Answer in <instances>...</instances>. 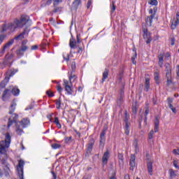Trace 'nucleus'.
Returning a JSON list of instances; mask_svg holds the SVG:
<instances>
[{
  "label": "nucleus",
  "mask_w": 179,
  "mask_h": 179,
  "mask_svg": "<svg viewBox=\"0 0 179 179\" xmlns=\"http://www.w3.org/2000/svg\"><path fill=\"white\" fill-rule=\"evenodd\" d=\"M165 58H166V59H169V58H171V55L170 54V52H167L165 54Z\"/></svg>",
  "instance_id": "obj_57"
},
{
  "label": "nucleus",
  "mask_w": 179,
  "mask_h": 179,
  "mask_svg": "<svg viewBox=\"0 0 179 179\" xmlns=\"http://www.w3.org/2000/svg\"><path fill=\"white\" fill-rule=\"evenodd\" d=\"M132 113L133 114H136L138 113V107H136V106H132Z\"/></svg>",
  "instance_id": "obj_50"
},
{
  "label": "nucleus",
  "mask_w": 179,
  "mask_h": 179,
  "mask_svg": "<svg viewBox=\"0 0 179 179\" xmlns=\"http://www.w3.org/2000/svg\"><path fill=\"white\" fill-rule=\"evenodd\" d=\"M31 24V20L29 19L27 16L21 17L20 20L15 19L13 22H9L8 24H3L2 25L1 33L9 31L10 33H13L16 29H22L26 24Z\"/></svg>",
  "instance_id": "obj_1"
},
{
  "label": "nucleus",
  "mask_w": 179,
  "mask_h": 179,
  "mask_svg": "<svg viewBox=\"0 0 179 179\" xmlns=\"http://www.w3.org/2000/svg\"><path fill=\"white\" fill-rule=\"evenodd\" d=\"M26 44H27V40L22 41V42L21 43V47H27V45Z\"/></svg>",
  "instance_id": "obj_53"
},
{
  "label": "nucleus",
  "mask_w": 179,
  "mask_h": 179,
  "mask_svg": "<svg viewBox=\"0 0 179 179\" xmlns=\"http://www.w3.org/2000/svg\"><path fill=\"white\" fill-rule=\"evenodd\" d=\"M15 132L17 134V135L21 136L24 134V131H23V129L20 127V125L17 124Z\"/></svg>",
  "instance_id": "obj_28"
},
{
  "label": "nucleus",
  "mask_w": 179,
  "mask_h": 179,
  "mask_svg": "<svg viewBox=\"0 0 179 179\" xmlns=\"http://www.w3.org/2000/svg\"><path fill=\"white\" fill-rule=\"evenodd\" d=\"M169 171H170L171 177H176V173L174 172V171L173 169L169 170Z\"/></svg>",
  "instance_id": "obj_54"
},
{
  "label": "nucleus",
  "mask_w": 179,
  "mask_h": 179,
  "mask_svg": "<svg viewBox=\"0 0 179 179\" xmlns=\"http://www.w3.org/2000/svg\"><path fill=\"white\" fill-rule=\"evenodd\" d=\"M106 129H103L100 134V146H104V143L106 142Z\"/></svg>",
  "instance_id": "obj_14"
},
{
  "label": "nucleus",
  "mask_w": 179,
  "mask_h": 179,
  "mask_svg": "<svg viewBox=\"0 0 179 179\" xmlns=\"http://www.w3.org/2000/svg\"><path fill=\"white\" fill-rule=\"evenodd\" d=\"M78 42H76V40L73 38V36H71L69 41V46L71 50H75V48H78V45L76 44Z\"/></svg>",
  "instance_id": "obj_16"
},
{
  "label": "nucleus",
  "mask_w": 179,
  "mask_h": 179,
  "mask_svg": "<svg viewBox=\"0 0 179 179\" xmlns=\"http://www.w3.org/2000/svg\"><path fill=\"white\" fill-rule=\"evenodd\" d=\"M12 96V92L9 89H6L2 94V100L3 101H6L9 97Z\"/></svg>",
  "instance_id": "obj_11"
},
{
  "label": "nucleus",
  "mask_w": 179,
  "mask_h": 179,
  "mask_svg": "<svg viewBox=\"0 0 179 179\" xmlns=\"http://www.w3.org/2000/svg\"><path fill=\"white\" fill-rule=\"evenodd\" d=\"M117 159H119V163H124V155L122 153H118Z\"/></svg>",
  "instance_id": "obj_37"
},
{
  "label": "nucleus",
  "mask_w": 179,
  "mask_h": 179,
  "mask_svg": "<svg viewBox=\"0 0 179 179\" xmlns=\"http://www.w3.org/2000/svg\"><path fill=\"white\" fill-rule=\"evenodd\" d=\"M155 129L154 130H151L148 134V139H153V135H155V133L159 131V125L160 124L159 118V117H155Z\"/></svg>",
  "instance_id": "obj_4"
},
{
  "label": "nucleus",
  "mask_w": 179,
  "mask_h": 179,
  "mask_svg": "<svg viewBox=\"0 0 179 179\" xmlns=\"http://www.w3.org/2000/svg\"><path fill=\"white\" fill-rule=\"evenodd\" d=\"M154 79L156 85H160V73H159V72H155L154 73Z\"/></svg>",
  "instance_id": "obj_23"
},
{
  "label": "nucleus",
  "mask_w": 179,
  "mask_h": 179,
  "mask_svg": "<svg viewBox=\"0 0 179 179\" xmlns=\"http://www.w3.org/2000/svg\"><path fill=\"white\" fill-rule=\"evenodd\" d=\"M13 57H14L13 54L9 55V53H8L7 55H6L4 61L1 64V68H2V69H3V68H5V66H6V65H8L9 66H10V65H12V64H13V62H12L10 63V59H13Z\"/></svg>",
  "instance_id": "obj_5"
},
{
  "label": "nucleus",
  "mask_w": 179,
  "mask_h": 179,
  "mask_svg": "<svg viewBox=\"0 0 179 179\" xmlns=\"http://www.w3.org/2000/svg\"><path fill=\"white\" fill-rule=\"evenodd\" d=\"M51 174L52 176V179H57V173H55V172H54V171H51Z\"/></svg>",
  "instance_id": "obj_59"
},
{
  "label": "nucleus",
  "mask_w": 179,
  "mask_h": 179,
  "mask_svg": "<svg viewBox=\"0 0 179 179\" xmlns=\"http://www.w3.org/2000/svg\"><path fill=\"white\" fill-rule=\"evenodd\" d=\"M12 141V136H10V134L6 133L5 134V140L1 141L0 142V145L3 146L5 148V150L3 151V153H1V155H6V148H9L10 145V142Z\"/></svg>",
  "instance_id": "obj_3"
},
{
  "label": "nucleus",
  "mask_w": 179,
  "mask_h": 179,
  "mask_svg": "<svg viewBox=\"0 0 179 179\" xmlns=\"http://www.w3.org/2000/svg\"><path fill=\"white\" fill-rule=\"evenodd\" d=\"M133 52H134V55L131 57V62H132V64H134V65H136V61H135V59H136V58L138 57V53L136 52V48H133Z\"/></svg>",
  "instance_id": "obj_21"
},
{
  "label": "nucleus",
  "mask_w": 179,
  "mask_h": 179,
  "mask_svg": "<svg viewBox=\"0 0 179 179\" xmlns=\"http://www.w3.org/2000/svg\"><path fill=\"white\" fill-rule=\"evenodd\" d=\"M5 38H6V35L0 34V45L3 43V40H5Z\"/></svg>",
  "instance_id": "obj_44"
},
{
  "label": "nucleus",
  "mask_w": 179,
  "mask_h": 179,
  "mask_svg": "<svg viewBox=\"0 0 179 179\" xmlns=\"http://www.w3.org/2000/svg\"><path fill=\"white\" fill-rule=\"evenodd\" d=\"M166 86H170L173 84V77L171 76H166Z\"/></svg>",
  "instance_id": "obj_31"
},
{
  "label": "nucleus",
  "mask_w": 179,
  "mask_h": 179,
  "mask_svg": "<svg viewBox=\"0 0 179 179\" xmlns=\"http://www.w3.org/2000/svg\"><path fill=\"white\" fill-rule=\"evenodd\" d=\"M63 58H64V61H66V62H69V55L67 54L65 56V54H64L63 55Z\"/></svg>",
  "instance_id": "obj_51"
},
{
  "label": "nucleus",
  "mask_w": 179,
  "mask_h": 179,
  "mask_svg": "<svg viewBox=\"0 0 179 179\" xmlns=\"http://www.w3.org/2000/svg\"><path fill=\"white\" fill-rule=\"evenodd\" d=\"M179 24V22L176 20L174 22H172L171 28L172 30H175V29H177V26H178Z\"/></svg>",
  "instance_id": "obj_35"
},
{
  "label": "nucleus",
  "mask_w": 179,
  "mask_h": 179,
  "mask_svg": "<svg viewBox=\"0 0 179 179\" xmlns=\"http://www.w3.org/2000/svg\"><path fill=\"white\" fill-rule=\"evenodd\" d=\"M46 94L48 97H54V92H51L50 90L46 91Z\"/></svg>",
  "instance_id": "obj_46"
},
{
  "label": "nucleus",
  "mask_w": 179,
  "mask_h": 179,
  "mask_svg": "<svg viewBox=\"0 0 179 179\" xmlns=\"http://www.w3.org/2000/svg\"><path fill=\"white\" fill-rule=\"evenodd\" d=\"M150 5H152L154 6H157L158 2L157 0H150Z\"/></svg>",
  "instance_id": "obj_49"
},
{
  "label": "nucleus",
  "mask_w": 179,
  "mask_h": 179,
  "mask_svg": "<svg viewBox=\"0 0 179 179\" xmlns=\"http://www.w3.org/2000/svg\"><path fill=\"white\" fill-rule=\"evenodd\" d=\"M11 94L15 96H19V94H20V90H19V88H17V87H14L11 90Z\"/></svg>",
  "instance_id": "obj_30"
},
{
  "label": "nucleus",
  "mask_w": 179,
  "mask_h": 179,
  "mask_svg": "<svg viewBox=\"0 0 179 179\" xmlns=\"http://www.w3.org/2000/svg\"><path fill=\"white\" fill-rule=\"evenodd\" d=\"M94 138H91L89 141V143L87 145V148L85 152V156H90V153H92V151L93 150V146H94Z\"/></svg>",
  "instance_id": "obj_9"
},
{
  "label": "nucleus",
  "mask_w": 179,
  "mask_h": 179,
  "mask_svg": "<svg viewBox=\"0 0 179 179\" xmlns=\"http://www.w3.org/2000/svg\"><path fill=\"white\" fill-rule=\"evenodd\" d=\"M149 13L151 15L150 16L147 17L146 23H149L150 26H152V22H153V19H155V15L156 13H153V9H150Z\"/></svg>",
  "instance_id": "obj_13"
},
{
  "label": "nucleus",
  "mask_w": 179,
  "mask_h": 179,
  "mask_svg": "<svg viewBox=\"0 0 179 179\" xmlns=\"http://www.w3.org/2000/svg\"><path fill=\"white\" fill-rule=\"evenodd\" d=\"M143 37L145 41L146 44H150L152 43V33L148 31V29L143 28Z\"/></svg>",
  "instance_id": "obj_6"
},
{
  "label": "nucleus",
  "mask_w": 179,
  "mask_h": 179,
  "mask_svg": "<svg viewBox=\"0 0 179 179\" xmlns=\"http://www.w3.org/2000/svg\"><path fill=\"white\" fill-rule=\"evenodd\" d=\"M9 82V77H6L5 79L0 83V87L3 89L6 87V85Z\"/></svg>",
  "instance_id": "obj_27"
},
{
  "label": "nucleus",
  "mask_w": 179,
  "mask_h": 179,
  "mask_svg": "<svg viewBox=\"0 0 179 179\" xmlns=\"http://www.w3.org/2000/svg\"><path fill=\"white\" fill-rule=\"evenodd\" d=\"M52 149H59L61 148V144L58 143H53L51 145Z\"/></svg>",
  "instance_id": "obj_43"
},
{
  "label": "nucleus",
  "mask_w": 179,
  "mask_h": 179,
  "mask_svg": "<svg viewBox=\"0 0 179 179\" xmlns=\"http://www.w3.org/2000/svg\"><path fill=\"white\" fill-rule=\"evenodd\" d=\"M57 92L59 93H62V90H64V89L62 88V87H61V85H58L57 86Z\"/></svg>",
  "instance_id": "obj_52"
},
{
  "label": "nucleus",
  "mask_w": 179,
  "mask_h": 179,
  "mask_svg": "<svg viewBox=\"0 0 179 179\" xmlns=\"http://www.w3.org/2000/svg\"><path fill=\"white\" fill-rule=\"evenodd\" d=\"M70 141H72V136L64 137L65 143H69Z\"/></svg>",
  "instance_id": "obj_48"
},
{
  "label": "nucleus",
  "mask_w": 179,
  "mask_h": 179,
  "mask_svg": "<svg viewBox=\"0 0 179 179\" xmlns=\"http://www.w3.org/2000/svg\"><path fill=\"white\" fill-rule=\"evenodd\" d=\"M14 42L15 38L13 39L10 40L7 43H6L4 47H6V48H8V47H10V45H12V44H13Z\"/></svg>",
  "instance_id": "obj_40"
},
{
  "label": "nucleus",
  "mask_w": 179,
  "mask_h": 179,
  "mask_svg": "<svg viewBox=\"0 0 179 179\" xmlns=\"http://www.w3.org/2000/svg\"><path fill=\"white\" fill-rule=\"evenodd\" d=\"M115 1H112V5H110V13H113V12L115 10Z\"/></svg>",
  "instance_id": "obj_41"
},
{
  "label": "nucleus",
  "mask_w": 179,
  "mask_h": 179,
  "mask_svg": "<svg viewBox=\"0 0 179 179\" xmlns=\"http://www.w3.org/2000/svg\"><path fill=\"white\" fill-rule=\"evenodd\" d=\"M80 34H77L76 35V43L77 44H80Z\"/></svg>",
  "instance_id": "obj_47"
},
{
  "label": "nucleus",
  "mask_w": 179,
  "mask_h": 179,
  "mask_svg": "<svg viewBox=\"0 0 179 179\" xmlns=\"http://www.w3.org/2000/svg\"><path fill=\"white\" fill-rule=\"evenodd\" d=\"M176 44V38H171V45H174Z\"/></svg>",
  "instance_id": "obj_61"
},
{
  "label": "nucleus",
  "mask_w": 179,
  "mask_h": 179,
  "mask_svg": "<svg viewBox=\"0 0 179 179\" xmlns=\"http://www.w3.org/2000/svg\"><path fill=\"white\" fill-rule=\"evenodd\" d=\"M124 134L126 135H129V127H131V123L129 122L124 123Z\"/></svg>",
  "instance_id": "obj_29"
},
{
  "label": "nucleus",
  "mask_w": 179,
  "mask_h": 179,
  "mask_svg": "<svg viewBox=\"0 0 179 179\" xmlns=\"http://www.w3.org/2000/svg\"><path fill=\"white\" fill-rule=\"evenodd\" d=\"M110 73V70L108 69H105L103 73V77H102V83L106 82V79L108 78V73Z\"/></svg>",
  "instance_id": "obj_22"
},
{
  "label": "nucleus",
  "mask_w": 179,
  "mask_h": 179,
  "mask_svg": "<svg viewBox=\"0 0 179 179\" xmlns=\"http://www.w3.org/2000/svg\"><path fill=\"white\" fill-rule=\"evenodd\" d=\"M52 1H54V6H55L56 3H59V2H62V0H48L47 2H46V5H51V3L52 2Z\"/></svg>",
  "instance_id": "obj_34"
},
{
  "label": "nucleus",
  "mask_w": 179,
  "mask_h": 179,
  "mask_svg": "<svg viewBox=\"0 0 179 179\" xmlns=\"http://www.w3.org/2000/svg\"><path fill=\"white\" fill-rule=\"evenodd\" d=\"M176 75L179 78V64L176 66Z\"/></svg>",
  "instance_id": "obj_62"
},
{
  "label": "nucleus",
  "mask_w": 179,
  "mask_h": 179,
  "mask_svg": "<svg viewBox=\"0 0 179 179\" xmlns=\"http://www.w3.org/2000/svg\"><path fill=\"white\" fill-rule=\"evenodd\" d=\"M24 166V162L23 160H20L18 165L17 166V171L18 177L20 179H24L23 178V166Z\"/></svg>",
  "instance_id": "obj_8"
},
{
  "label": "nucleus",
  "mask_w": 179,
  "mask_h": 179,
  "mask_svg": "<svg viewBox=\"0 0 179 179\" xmlns=\"http://www.w3.org/2000/svg\"><path fill=\"white\" fill-rule=\"evenodd\" d=\"M173 98L169 97L167 99L168 105L171 104V103H173Z\"/></svg>",
  "instance_id": "obj_60"
},
{
  "label": "nucleus",
  "mask_w": 179,
  "mask_h": 179,
  "mask_svg": "<svg viewBox=\"0 0 179 179\" xmlns=\"http://www.w3.org/2000/svg\"><path fill=\"white\" fill-rule=\"evenodd\" d=\"M149 89H150V79L147 78H145V91L149 92Z\"/></svg>",
  "instance_id": "obj_25"
},
{
  "label": "nucleus",
  "mask_w": 179,
  "mask_h": 179,
  "mask_svg": "<svg viewBox=\"0 0 179 179\" xmlns=\"http://www.w3.org/2000/svg\"><path fill=\"white\" fill-rule=\"evenodd\" d=\"M55 102L57 106L56 108H57V110H59V108H61V97H59V99H56Z\"/></svg>",
  "instance_id": "obj_36"
},
{
  "label": "nucleus",
  "mask_w": 179,
  "mask_h": 179,
  "mask_svg": "<svg viewBox=\"0 0 179 179\" xmlns=\"http://www.w3.org/2000/svg\"><path fill=\"white\" fill-rule=\"evenodd\" d=\"M83 52V48L82 47L78 46V50L77 51V54H82Z\"/></svg>",
  "instance_id": "obj_58"
},
{
  "label": "nucleus",
  "mask_w": 179,
  "mask_h": 179,
  "mask_svg": "<svg viewBox=\"0 0 179 179\" xmlns=\"http://www.w3.org/2000/svg\"><path fill=\"white\" fill-rule=\"evenodd\" d=\"M173 155H179L178 149V150L174 149L173 150Z\"/></svg>",
  "instance_id": "obj_63"
},
{
  "label": "nucleus",
  "mask_w": 179,
  "mask_h": 179,
  "mask_svg": "<svg viewBox=\"0 0 179 179\" xmlns=\"http://www.w3.org/2000/svg\"><path fill=\"white\" fill-rule=\"evenodd\" d=\"M147 169L150 176H153V162L148 161L147 162Z\"/></svg>",
  "instance_id": "obj_17"
},
{
  "label": "nucleus",
  "mask_w": 179,
  "mask_h": 179,
  "mask_svg": "<svg viewBox=\"0 0 179 179\" xmlns=\"http://www.w3.org/2000/svg\"><path fill=\"white\" fill-rule=\"evenodd\" d=\"M76 69V63L75 62H71V72H75Z\"/></svg>",
  "instance_id": "obj_42"
},
{
  "label": "nucleus",
  "mask_w": 179,
  "mask_h": 179,
  "mask_svg": "<svg viewBox=\"0 0 179 179\" xmlns=\"http://www.w3.org/2000/svg\"><path fill=\"white\" fill-rule=\"evenodd\" d=\"M29 50V46H20L18 49L16 50L15 54L18 59L22 58L24 55L26 51Z\"/></svg>",
  "instance_id": "obj_7"
},
{
  "label": "nucleus",
  "mask_w": 179,
  "mask_h": 179,
  "mask_svg": "<svg viewBox=\"0 0 179 179\" xmlns=\"http://www.w3.org/2000/svg\"><path fill=\"white\" fill-rule=\"evenodd\" d=\"M20 124L22 125V128H27V125L30 124V120L29 119H22Z\"/></svg>",
  "instance_id": "obj_19"
},
{
  "label": "nucleus",
  "mask_w": 179,
  "mask_h": 179,
  "mask_svg": "<svg viewBox=\"0 0 179 179\" xmlns=\"http://www.w3.org/2000/svg\"><path fill=\"white\" fill-rule=\"evenodd\" d=\"M82 3V0H75L73 2V8H74V9L78 10V8H79V5H81Z\"/></svg>",
  "instance_id": "obj_26"
},
{
  "label": "nucleus",
  "mask_w": 179,
  "mask_h": 179,
  "mask_svg": "<svg viewBox=\"0 0 179 179\" xmlns=\"http://www.w3.org/2000/svg\"><path fill=\"white\" fill-rule=\"evenodd\" d=\"M29 31H30L29 27H26L22 33L24 34V36L25 34H29Z\"/></svg>",
  "instance_id": "obj_45"
},
{
  "label": "nucleus",
  "mask_w": 179,
  "mask_h": 179,
  "mask_svg": "<svg viewBox=\"0 0 179 179\" xmlns=\"http://www.w3.org/2000/svg\"><path fill=\"white\" fill-rule=\"evenodd\" d=\"M8 114H12L13 115V113H15V110H16V103L13 102L9 108Z\"/></svg>",
  "instance_id": "obj_24"
},
{
  "label": "nucleus",
  "mask_w": 179,
  "mask_h": 179,
  "mask_svg": "<svg viewBox=\"0 0 179 179\" xmlns=\"http://www.w3.org/2000/svg\"><path fill=\"white\" fill-rule=\"evenodd\" d=\"M158 65L159 68H163V64L164 62V53H160L158 56Z\"/></svg>",
  "instance_id": "obj_18"
},
{
  "label": "nucleus",
  "mask_w": 179,
  "mask_h": 179,
  "mask_svg": "<svg viewBox=\"0 0 179 179\" xmlns=\"http://www.w3.org/2000/svg\"><path fill=\"white\" fill-rule=\"evenodd\" d=\"M176 21L179 22V12L176 13Z\"/></svg>",
  "instance_id": "obj_64"
},
{
  "label": "nucleus",
  "mask_w": 179,
  "mask_h": 179,
  "mask_svg": "<svg viewBox=\"0 0 179 179\" xmlns=\"http://www.w3.org/2000/svg\"><path fill=\"white\" fill-rule=\"evenodd\" d=\"M6 50V46H3V48L0 50V54H1V55H3V54H5Z\"/></svg>",
  "instance_id": "obj_56"
},
{
  "label": "nucleus",
  "mask_w": 179,
  "mask_h": 179,
  "mask_svg": "<svg viewBox=\"0 0 179 179\" xmlns=\"http://www.w3.org/2000/svg\"><path fill=\"white\" fill-rule=\"evenodd\" d=\"M54 122L57 125V128H59V129H61L62 128V126L61 125V123H59V119L58 117H55Z\"/></svg>",
  "instance_id": "obj_33"
},
{
  "label": "nucleus",
  "mask_w": 179,
  "mask_h": 179,
  "mask_svg": "<svg viewBox=\"0 0 179 179\" xmlns=\"http://www.w3.org/2000/svg\"><path fill=\"white\" fill-rule=\"evenodd\" d=\"M124 123L129 122V115L128 112L127 110L124 113Z\"/></svg>",
  "instance_id": "obj_39"
},
{
  "label": "nucleus",
  "mask_w": 179,
  "mask_h": 179,
  "mask_svg": "<svg viewBox=\"0 0 179 179\" xmlns=\"http://www.w3.org/2000/svg\"><path fill=\"white\" fill-rule=\"evenodd\" d=\"M17 118H19V115L14 113L12 115L11 117L8 119V128H10L13 125V123L17 124Z\"/></svg>",
  "instance_id": "obj_10"
},
{
  "label": "nucleus",
  "mask_w": 179,
  "mask_h": 179,
  "mask_svg": "<svg viewBox=\"0 0 179 179\" xmlns=\"http://www.w3.org/2000/svg\"><path fill=\"white\" fill-rule=\"evenodd\" d=\"M5 152V147L0 144V153H3Z\"/></svg>",
  "instance_id": "obj_55"
},
{
  "label": "nucleus",
  "mask_w": 179,
  "mask_h": 179,
  "mask_svg": "<svg viewBox=\"0 0 179 179\" xmlns=\"http://www.w3.org/2000/svg\"><path fill=\"white\" fill-rule=\"evenodd\" d=\"M110 156H111V153L110 150H107L103 155L102 157V163L103 164H107L108 163V159H110Z\"/></svg>",
  "instance_id": "obj_12"
},
{
  "label": "nucleus",
  "mask_w": 179,
  "mask_h": 179,
  "mask_svg": "<svg viewBox=\"0 0 179 179\" xmlns=\"http://www.w3.org/2000/svg\"><path fill=\"white\" fill-rule=\"evenodd\" d=\"M166 76H171V66L169 63L165 64Z\"/></svg>",
  "instance_id": "obj_20"
},
{
  "label": "nucleus",
  "mask_w": 179,
  "mask_h": 179,
  "mask_svg": "<svg viewBox=\"0 0 179 179\" xmlns=\"http://www.w3.org/2000/svg\"><path fill=\"white\" fill-rule=\"evenodd\" d=\"M69 81L64 80L63 86L65 88L67 94H73V90H72V82H75L78 79V76L75 74V72L70 71L68 73Z\"/></svg>",
  "instance_id": "obj_2"
},
{
  "label": "nucleus",
  "mask_w": 179,
  "mask_h": 179,
  "mask_svg": "<svg viewBox=\"0 0 179 179\" xmlns=\"http://www.w3.org/2000/svg\"><path fill=\"white\" fill-rule=\"evenodd\" d=\"M123 94H124V92L121 91L120 96L117 99V104L119 106H121L122 104V101H124V99H123V96H122Z\"/></svg>",
  "instance_id": "obj_32"
},
{
  "label": "nucleus",
  "mask_w": 179,
  "mask_h": 179,
  "mask_svg": "<svg viewBox=\"0 0 179 179\" xmlns=\"http://www.w3.org/2000/svg\"><path fill=\"white\" fill-rule=\"evenodd\" d=\"M136 159V157L135 156V155H131V158H130V170H131V171H134V169H135V160Z\"/></svg>",
  "instance_id": "obj_15"
},
{
  "label": "nucleus",
  "mask_w": 179,
  "mask_h": 179,
  "mask_svg": "<svg viewBox=\"0 0 179 179\" xmlns=\"http://www.w3.org/2000/svg\"><path fill=\"white\" fill-rule=\"evenodd\" d=\"M23 38H24V35L22 32L14 37V40H23Z\"/></svg>",
  "instance_id": "obj_38"
}]
</instances>
